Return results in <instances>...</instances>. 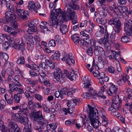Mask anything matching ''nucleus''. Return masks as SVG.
Returning <instances> with one entry per match:
<instances>
[{"label":"nucleus","instance_id":"nucleus-1","mask_svg":"<svg viewBox=\"0 0 132 132\" xmlns=\"http://www.w3.org/2000/svg\"><path fill=\"white\" fill-rule=\"evenodd\" d=\"M53 74L55 78L58 81L61 83L64 82L65 76L67 77L70 80L76 79V75L73 70L72 71L68 72L67 70H64V74L62 72L61 70L59 68L56 67L54 70Z\"/></svg>","mask_w":132,"mask_h":132},{"label":"nucleus","instance_id":"nucleus-2","mask_svg":"<svg viewBox=\"0 0 132 132\" xmlns=\"http://www.w3.org/2000/svg\"><path fill=\"white\" fill-rule=\"evenodd\" d=\"M89 109V118L91 122V124L95 128H97L101 125V123L98 119V113L97 109L96 108H93L89 105H88Z\"/></svg>","mask_w":132,"mask_h":132},{"label":"nucleus","instance_id":"nucleus-3","mask_svg":"<svg viewBox=\"0 0 132 132\" xmlns=\"http://www.w3.org/2000/svg\"><path fill=\"white\" fill-rule=\"evenodd\" d=\"M9 42L12 46L16 49L20 50L22 53L24 52L25 50V44L22 39H21V41L18 38L14 40V39L11 37L10 38Z\"/></svg>","mask_w":132,"mask_h":132},{"label":"nucleus","instance_id":"nucleus-4","mask_svg":"<svg viewBox=\"0 0 132 132\" xmlns=\"http://www.w3.org/2000/svg\"><path fill=\"white\" fill-rule=\"evenodd\" d=\"M5 19L7 22H10L11 23L12 28L13 29H16L18 28L17 22L15 21L16 18L15 15L12 13L11 11L7 12L5 13Z\"/></svg>","mask_w":132,"mask_h":132},{"label":"nucleus","instance_id":"nucleus-5","mask_svg":"<svg viewBox=\"0 0 132 132\" xmlns=\"http://www.w3.org/2000/svg\"><path fill=\"white\" fill-rule=\"evenodd\" d=\"M121 100L119 99L118 96L115 98H113L112 100L111 106L109 108L108 110L112 112H115L116 110H118L121 106Z\"/></svg>","mask_w":132,"mask_h":132},{"label":"nucleus","instance_id":"nucleus-6","mask_svg":"<svg viewBox=\"0 0 132 132\" xmlns=\"http://www.w3.org/2000/svg\"><path fill=\"white\" fill-rule=\"evenodd\" d=\"M69 5L68 4H65V6L64 8V12H66V13L65 14L62 13L61 15L62 16L61 19H63V20L65 21H68V20H70L71 19V15L72 12V11L71 10H70L68 9V7L69 6Z\"/></svg>","mask_w":132,"mask_h":132},{"label":"nucleus","instance_id":"nucleus-7","mask_svg":"<svg viewBox=\"0 0 132 132\" xmlns=\"http://www.w3.org/2000/svg\"><path fill=\"white\" fill-rule=\"evenodd\" d=\"M18 76H14V79L12 81L13 84H9V90L13 89L16 87H20L22 86L21 83L20 82L18 78Z\"/></svg>","mask_w":132,"mask_h":132},{"label":"nucleus","instance_id":"nucleus-8","mask_svg":"<svg viewBox=\"0 0 132 132\" xmlns=\"http://www.w3.org/2000/svg\"><path fill=\"white\" fill-rule=\"evenodd\" d=\"M88 88V90L89 93H90L92 97V98L95 99H96V97H100L101 98L103 99H105L106 98V97L104 95H99L97 93L96 91H95V90L92 87L87 88Z\"/></svg>","mask_w":132,"mask_h":132},{"label":"nucleus","instance_id":"nucleus-9","mask_svg":"<svg viewBox=\"0 0 132 132\" xmlns=\"http://www.w3.org/2000/svg\"><path fill=\"white\" fill-rule=\"evenodd\" d=\"M54 16H52V17L50 18L49 21H48L47 23L48 24H49L51 26L56 28L59 25L57 17H56L55 15H54Z\"/></svg>","mask_w":132,"mask_h":132},{"label":"nucleus","instance_id":"nucleus-10","mask_svg":"<svg viewBox=\"0 0 132 132\" xmlns=\"http://www.w3.org/2000/svg\"><path fill=\"white\" fill-rule=\"evenodd\" d=\"M42 114V112L40 111H34L31 113V117L33 119L34 121H37L40 117L43 116Z\"/></svg>","mask_w":132,"mask_h":132},{"label":"nucleus","instance_id":"nucleus-11","mask_svg":"<svg viewBox=\"0 0 132 132\" xmlns=\"http://www.w3.org/2000/svg\"><path fill=\"white\" fill-rule=\"evenodd\" d=\"M99 42L101 43L104 44L105 48L108 50V51L110 50L111 44L110 42L108 41L107 39L102 38L100 39Z\"/></svg>","mask_w":132,"mask_h":132},{"label":"nucleus","instance_id":"nucleus-12","mask_svg":"<svg viewBox=\"0 0 132 132\" xmlns=\"http://www.w3.org/2000/svg\"><path fill=\"white\" fill-rule=\"evenodd\" d=\"M124 31L126 32L129 28L132 27V21L130 19H126L124 23Z\"/></svg>","mask_w":132,"mask_h":132},{"label":"nucleus","instance_id":"nucleus-13","mask_svg":"<svg viewBox=\"0 0 132 132\" xmlns=\"http://www.w3.org/2000/svg\"><path fill=\"white\" fill-rule=\"evenodd\" d=\"M4 97L7 104L11 105L13 104L14 98L13 95H12L10 96L7 94L5 93L4 95Z\"/></svg>","mask_w":132,"mask_h":132},{"label":"nucleus","instance_id":"nucleus-14","mask_svg":"<svg viewBox=\"0 0 132 132\" xmlns=\"http://www.w3.org/2000/svg\"><path fill=\"white\" fill-rule=\"evenodd\" d=\"M82 83L84 85V87L85 88L89 87L91 85L90 79L87 76L85 77L82 81Z\"/></svg>","mask_w":132,"mask_h":132},{"label":"nucleus","instance_id":"nucleus-15","mask_svg":"<svg viewBox=\"0 0 132 132\" xmlns=\"http://www.w3.org/2000/svg\"><path fill=\"white\" fill-rule=\"evenodd\" d=\"M120 22L119 19L117 17H113L110 19L108 22V24L111 25H115Z\"/></svg>","mask_w":132,"mask_h":132},{"label":"nucleus","instance_id":"nucleus-16","mask_svg":"<svg viewBox=\"0 0 132 132\" xmlns=\"http://www.w3.org/2000/svg\"><path fill=\"white\" fill-rule=\"evenodd\" d=\"M23 90V88H20L18 87H14L12 89H11L9 90V92H15L17 93L16 94L20 95V94H22L24 93Z\"/></svg>","mask_w":132,"mask_h":132},{"label":"nucleus","instance_id":"nucleus-17","mask_svg":"<svg viewBox=\"0 0 132 132\" xmlns=\"http://www.w3.org/2000/svg\"><path fill=\"white\" fill-rule=\"evenodd\" d=\"M28 105L27 104H24L23 105H20V111L19 112L20 114H23L24 115H26V112L27 110Z\"/></svg>","mask_w":132,"mask_h":132},{"label":"nucleus","instance_id":"nucleus-18","mask_svg":"<svg viewBox=\"0 0 132 132\" xmlns=\"http://www.w3.org/2000/svg\"><path fill=\"white\" fill-rule=\"evenodd\" d=\"M28 117L26 116H20L19 120L18 122H19L21 124L24 125H26V124H28Z\"/></svg>","mask_w":132,"mask_h":132},{"label":"nucleus","instance_id":"nucleus-19","mask_svg":"<svg viewBox=\"0 0 132 132\" xmlns=\"http://www.w3.org/2000/svg\"><path fill=\"white\" fill-rule=\"evenodd\" d=\"M118 88L116 87L115 85L112 84L109 89L106 90V92L109 95H111L113 93H115L117 90Z\"/></svg>","mask_w":132,"mask_h":132},{"label":"nucleus","instance_id":"nucleus-20","mask_svg":"<svg viewBox=\"0 0 132 132\" xmlns=\"http://www.w3.org/2000/svg\"><path fill=\"white\" fill-rule=\"evenodd\" d=\"M72 56V53H70L69 54L68 59L65 61V62L69 65H70L71 64H73L75 63L74 58Z\"/></svg>","mask_w":132,"mask_h":132},{"label":"nucleus","instance_id":"nucleus-21","mask_svg":"<svg viewBox=\"0 0 132 132\" xmlns=\"http://www.w3.org/2000/svg\"><path fill=\"white\" fill-rule=\"evenodd\" d=\"M75 3H73L72 2H65V4L67 3L70 5H69L70 7H68V9L70 10H71L72 11H74L73 10H78L79 9V7L78 5L77 4Z\"/></svg>","mask_w":132,"mask_h":132},{"label":"nucleus","instance_id":"nucleus-22","mask_svg":"<svg viewBox=\"0 0 132 132\" xmlns=\"http://www.w3.org/2000/svg\"><path fill=\"white\" fill-rule=\"evenodd\" d=\"M94 49V52L96 56L99 55L101 52L103 51V48L100 46H95Z\"/></svg>","mask_w":132,"mask_h":132},{"label":"nucleus","instance_id":"nucleus-23","mask_svg":"<svg viewBox=\"0 0 132 132\" xmlns=\"http://www.w3.org/2000/svg\"><path fill=\"white\" fill-rule=\"evenodd\" d=\"M37 122H38V123L44 127L46 126V123L47 122V120L43 118V116L40 117Z\"/></svg>","mask_w":132,"mask_h":132},{"label":"nucleus","instance_id":"nucleus-24","mask_svg":"<svg viewBox=\"0 0 132 132\" xmlns=\"http://www.w3.org/2000/svg\"><path fill=\"white\" fill-rule=\"evenodd\" d=\"M60 31L62 34H65L68 30L67 25L62 23L60 25Z\"/></svg>","mask_w":132,"mask_h":132},{"label":"nucleus","instance_id":"nucleus-25","mask_svg":"<svg viewBox=\"0 0 132 132\" xmlns=\"http://www.w3.org/2000/svg\"><path fill=\"white\" fill-rule=\"evenodd\" d=\"M28 9L30 10H33L36 12H37L35 8V5L34 2L32 1H29L28 3Z\"/></svg>","mask_w":132,"mask_h":132},{"label":"nucleus","instance_id":"nucleus-26","mask_svg":"<svg viewBox=\"0 0 132 132\" xmlns=\"http://www.w3.org/2000/svg\"><path fill=\"white\" fill-rule=\"evenodd\" d=\"M113 29L115 32L119 33L121 29V22L114 25Z\"/></svg>","mask_w":132,"mask_h":132},{"label":"nucleus","instance_id":"nucleus-27","mask_svg":"<svg viewBox=\"0 0 132 132\" xmlns=\"http://www.w3.org/2000/svg\"><path fill=\"white\" fill-rule=\"evenodd\" d=\"M10 121L9 122L8 126L10 130L12 131L18 125L15 122L10 120Z\"/></svg>","mask_w":132,"mask_h":132},{"label":"nucleus","instance_id":"nucleus-28","mask_svg":"<svg viewBox=\"0 0 132 132\" xmlns=\"http://www.w3.org/2000/svg\"><path fill=\"white\" fill-rule=\"evenodd\" d=\"M89 39L88 38H85L80 40V44L83 46L85 47L89 45L90 43L89 42Z\"/></svg>","mask_w":132,"mask_h":132},{"label":"nucleus","instance_id":"nucleus-29","mask_svg":"<svg viewBox=\"0 0 132 132\" xmlns=\"http://www.w3.org/2000/svg\"><path fill=\"white\" fill-rule=\"evenodd\" d=\"M119 6H118L114 8L113 9H111L110 10L113 13H114V15H117L118 17H119L120 18H121V17L119 16L120 14H119Z\"/></svg>","mask_w":132,"mask_h":132},{"label":"nucleus","instance_id":"nucleus-30","mask_svg":"<svg viewBox=\"0 0 132 132\" xmlns=\"http://www.w3.org/2000/svg\"><path fill=\"white\" fill-rule=\"evenodd\" d=\"M71 15V19L70 20H71L72 24H75L77 23V18L75 15V13L74 11H73Z\"/></svg>","mask_w":132,"mask_h":132},{"label":"nucleus","instance_id":"nucleus-31","mask_svg":"<svg viewBox=\"0 0 132 132\" xmlns=\"http://www.w3.org/2000/svg\"><path fill=\"white\" fill-rule=\"evenodd\" d=\"M71 38L72 40L73 41L76 45H77L79 44V42L80 41L81 39L80 38L79 36H77L76 35H73L71 36Z\"/></svg>","mask_w":132,"mask_h":132},{"label":"nucleus","instance_id":"nucleus-32","mask_svg":"<svg viewBox=\"0 0 132 132\" xmlns=\"http://www.w3.org/2000/svg\"><path fill=\"white\" fill-rule=\"evenodd\" d=\"M95 21L99 24L102 25H104L106 22V21L105 18H97L95 19Z\"/></svg>","mask_w":132,"mask_h":132},{"label":"nucleus","instance_id":"nucleus-33","mask_svg":"<svg viewBox=\"0 0 132 132\" xmlns=\"http://www.w3.org/2000/svg\"><path fill=\"white\" fill-rule=\"evenodd\" d=\"M60 56V53L58 51H57L52 56L51 58L54 60L58 61L59 59Z\"/></svg>","mask_w":132,"mask_h":132},{"label":"nucleus","instance_id":"nucleus-34","mask_svg":"<svg viewBox=\"0 0 132 132\" xmlns=\"http://www.w3.org/2000/svg\"><path fill=\"white\" fill-rule=\"evenodd\" d=\"M102 118V125L105 127H107L108 125V120L106 118L105 116L104 115H102L101 117Z\"/></svg>","mask_w":132,"mask_h":132},{"label":"nucleus","instance_id":"nucleus-35","mask_svg":"<svg viewBox=\"0 0 132 132\" xmlns=\"http://www.w3.org/2000/svg\"><path fill=\"white\" fill-rule=\"evenodd\" d=\"M3 57L4 60H7L9 58L8 55L6 53L3 52H0V61L3 60Z\"/></svg>","mask_w":132,"mask_h":132},{"label":"nucleus","instance_id":"nucleus-36","mask_svg":"<svg viewBox=\"0 0 132 132\" xmlns=\"http://www.w3.org/2000/svg\"><path fill=\"white\" fill-rule=\"evenodd\" d=\"M38 23V22L37 19H35L29 22L28 24V26L29 27H33L35 28H37V25Z\"/></svg>","mask_w":132,"mask_h":132},{"label":"nucleus","instance_id":"nucleus-37","mask_svg":"<svg viewBox=\"0 0 132 132\" xmlns=\"http://www.w3.org/2000/svg\"><path fill=\"white\" fill-rule=\"evenodd\" d=\"M45 62L46 63H48L47 64L48 65L51 69H53L55 66V63L54 62H52L51 61L47 60H45Z\"/></svg>","mask_w":132,"mask_h":132},{"label":"nucleus","instance_id":"nucleus-38","mask_svg":"<svg viewBox=\"0 0 132 132\" xmlns=\"http://www.w3.org/2000/svg\"><path fill=\"white\" fill-rule=\"evenodd\" d=\"M53 10H55V12H53L51 14L52 16H53V17L55 16L54 15H55L56 16V17H57L59 14H61V13H62V11H61V9L60 8L56 9H53Z\"/></svg>","mask_w":132,"mask_h":132},{"label":"nucleus","instance_id":"nucleus-39","mask_svg":"<svg viewBox=\"0 0 132 132\" xmlns=\"http://www.w3.org/2000/svg\"><path fill=\"white\" fill-rule=\"evenodd\" d=\"M16 63L18 64H25V59L23 56H20L17 60Z\"/></svg>","mask_w":132,"mask_h":132},{"label":"nucleus","instance_id":"nucleus-40","mask_svg":"<svg viewBox=\"0 0 132 132\" xmlns=\"http://www.w3.org/2000/svg\"><path fill=\"white\" fill-rule=\"evenodd\" d=\"M119 14L121 16L122 14L124 13H126L128 10L127 7L126 6L119 7Z\"/></svg>","mask_w":132,"mask_h":132},{"label":"nucleus","instance_id":"nucleus-41","mask_svg":"<svg viewBox=\"0 0 132 132\" xmlns=\"http://www.w3.org/2000/svg\"><path fill=\"white\" fill-rule=\"evenodd\" d=\"M7 36L6 34H0V43L3 44L6 41Z\"/></svg>","mask_w":132,"mask_h":132},{"label":"nucleus","instance_id":"nucleus-42","mask_svg":"<svg viewBox=\"0 0 132 132\" xmlns=\"http://www.w3.org/2000/svg\"><path fill=\"white\" fill-rule=\"evenodd\" d=\"M21 97L22 96L21 95L18 94H14L13 96L15 102L17 103H19L20 102V101Z\"/></svg>","mask_w":132,"mask_h":132},{"label":"nucleus","instance_id":"nucleus-43","mask_svg":"<svg viewBox=\"0 0 132 132\" xmlns=\"http://www.w3.org/2000/svg\"><path fill=\"white\" fill-rule=\"evenodd\" d=\"M6 4L7 9L8 10L12 11H14V7L13 4L9 2H7L6 3Z\"/></svg>","mask_w":132,"mask_h":132},{"label":"nucleus","instance_id":"nucleus-44","mask_svg":"<svg viewBox=\"0 0 132 132\" xmlns=\"http://www.w3.org/2000/svg\"><path fill=\"white\" fill-rule=\"evenodd\" d=\"M6 103V102L4 100H0V110L2 111H3L5 108Z\"/></svg>","mask_w":132,"mask_h":132},{"label":"nucleus","instance_id":"nucleus-45","mask_svg":"<svg viewBox=\"0 0 132 132\" xmlns=\"http://www.w3.org/2000/svg\"><path fill=\"white\" fill-rule=\"evenodd\" d=\"M126 33L124 34V36H122L121 38V41L122 42L127 43L129 42L130 41V39L127 36Z\"/></svg>","mask_w":132,"mask_h":132},{"label":"nucleus","instance_id":"nucleus-46","mask_svg":"<svg viewBox=\"0 0 132 132\" xmlns=\"http://www.w3.org/2000/svg\"><path fill=\"white\" fill-rule=\"evenodd\" d=\"M23 132H32V130L31 128V127L29 126L28 124H26L23 129Z\"/></svg>","mask_w":132,"mask_h":132},{"label":"nucleus","instance_id":"nucleus-47","mask_svg":"<svg viewBox=\"0 0 132 132\" xmlns=\"http://www.w3.org/2000/svg\"><path fill=\"white\" fill-rule=\"evenodd\" d=\"M37 31V28L29 27L27 30V32L30 35L32 34L33 32H36Z\"/></svg>","mask_w":132,"mask_h":132},{"label":"nucleus","instance_id":"nucleus-48","mask_svg":"<svg viewBox=\"0 0 132 132\" xmlns=\"http://www.w3.org/2000/svg\"><path fill=\"white\" fill-rule=\"evenodd\" d=\"M109 77L108 76H105L103 78L100 79L99 82L101 85H103L104 82H106L109 80Z\"/></svg>","mask_w":132,"mask_h":132},{"label":"nucleus","instance_id":"nucleus-49","mask_svg":"<svg viewBox=\"0 0 132 132\" xmlns=\"http://www.w3.org/2000/svg\"><path fill=\"white\" fill-rule=\"evenodd\" d=\"M81 96L83 98L89 99L92 98V97L91 94L89 93H84Z\"/></svg>","mask_w":132,"mask_h":132},{"label":"nucleus","instance_id":"nucleus-50","mask_svg":"<svg viewBox=\"0 0 132 132\" xmlns=\"http://www.w3.org/2000/svg\"><path fill=\"white\" fill-rule=\"evenodd\" d=\"M20 115L18 113L12 115L11 118L12 120H14L16 121H18L19 120Z\"/></svg>","mask_w":132,"mask_h":132},{"label":"nucleus","instance_id":"nucleus-51","mask_svg":"<svg viewBox=\"0 0 132 132\" xmlns=\"http://www.w3.org/2000/svg\"><path fill=\"white\" fill-rule=\"evenodd\" d=\"M111 52H112V54H113V56L114 57L115 59L116 60L118 61V59H117V57H118V56H120V52H117L116 51H111Z\"/></svg>","mask_w":132,"mask_h":132},{"label":"nucleus","instance_id":"nucleus-52","mask_svg":"<svg viewBox=\"0 0 132 132\" xmlns=\"http://www.w3.org/2000/svg\"><path fill=\"white\" fill-rule=\"evenodd\" d=\"M75 92L76 89H72L67 92V95L68 96L72 97L73 96V93H75Z\"/></svg>","mask_w":132,"mask_h":132},{"label":"nucleus","instance_id":"nucleus-53","mask_svg":"<svg viewBox=\"0 0 132 132\" xmlns=\"http://www.w3.org/2000/svg\"><path fill=\"white\" fill-rule=\"evenodd\" d=\"M75 120H68L66 121L65 123L68 126L69 125L74 124L76 123Z\"/></svg>","mask_w":132,"mask_h":132},{"label":"nucleus","instance_id":"nucleus-54","mask_svg":"<svg viewBox=\"0 0 132 132\" xmlns=\"http://www.w3.org/2000/svg\"><path fill=\"white\" fill-rule=\"evenodd\" d=\"M131 91H132L131 88H129L127 89V92L128 93V96L127 97V98L126 99V100H127V101L128 100L129 102V101L128 100V99H129V101H130V100L132 98V96L130 95V93H131Z\"/></svg>","mask_w":132,"mask_h":132},{"label":"nucleus","instance_id":"nucleus-55","mask_svg":"<svg viewBox=\"0 0 132 132\" xmlns=\"http://www.w3.org/2000/svg\"><path fill=\"white\" fill-rule=\"evenodd\" d=\"M44 127L38 123L36 124L34 127V129L37 131L41 130L43 129H44Z\"/></svg>","mask_w":132,"mask_h":132},{"label":"nucleus","instance_id":"nucleus-56","mask_svg":"<svg viewBox=\"0 0 132 132\" xmlns=\"http://www.w3.org/2000/svg\"><path fill=\"white\" fill-rule=\"evenodd\" d=\"M99 14L100 16L103 18L106 17L107 15L106 11H100Z\"/></svg>","mask_w":132,"mask_h":132},{"label":"nucleus","instance_id":"nucleus-57","mask_svg":"<svg viewBox=\"0 0 132 132\" xmlns=\"http://www.w3.org/2000/svg\"><path fill=\"white\" fill-rule=\"evenodd\" d=\"M63 58L61 59V60L63 61H66L69 58V54H67L65 52H63L62 53Z\"/></svg>","mask_w":132,"mask_h":132},{"label":"nucleus","instance_id":"nucleus-58","mask_svg":"<svg viewBox=\"0 0 132 132\" xmlns=\"http://www.w3.org/2000/svg\"><path fill=\"white\" fill-rule=\"evenodd\" d=\"M86 53L89 55L92 56L94 53L93 50L91 47H89L86 51Z\"/></svg>","mask_w":132,"mask_h":132},{"label":"nucleus","instance_id":"nucleus-59","mask_svg":"<svg viewBox=\"0 0 132 132\" xmlns=\"http://www.w3.org/2000/svg\"><path fill=\"white\" fill-rule=\"evenodd\" d=\"M55 41L57 42L59 44H61L63 42L62 40L60 39V38L59 35H56L55 36Z\"/></svg>","mask_w":132,"mask_h":132},{"label":"nucleus","instance_id":"nucleus-60","mask_svg":"<svg viewBox=\"0 0 132 132\" xmlns=\"http://www.w3.org/2000/svg\"><path fill=\"white\" fill-rule=\"evenodd\" d=\"M56 43L55 40L54 39H51L48 42V45L49 46L54 47L55 46Z\"/></svg>","mask_w":132,"mask_h":132},{"label":"nucleus","instance_id":"nucleus-61","mask_svg":"<svg viewBox=\"0 0 132 132\" xmlns=\"http://www.w3.org/2000/svg\"><path fill=\"white\" fill-rule=\"evenodd\" d=\"M33 96L39 101H42L43 98L42 96L41 95L38 94H34L33 95Z\"/></svg>","mask_w":132,"mask_h":132},{"label":"nucleus","instance_id":"nucleus-62","mask_svg":"<svg viewBox=\"0 0 132 132\" xmlns=\"http://www.w3.org/2000/svg\"><path fill=\"white\" fill-rule=\"evenodd\" d=\"M29 13L28 12H25V11L24 10V11L22 13L21 18L24 19H26L27 18V16L29 15Z\"/></svg>","mask_w":132,"mask_h":132},{"label":"nucleus","instance_id":"nucleus-63","mask_svg":"<svg viewBox=\"0 0 132 132\" xmlns=\"http://www.w3.org/2000/svg\"><path fill=\"white\" fill-rule=\"evenodd\" d=\"M76 104L73 102H72V100H68L67 102V105L68 106H71V107H75Z\"/></svg>","mask_w":132,"mask_h":132},{"label":"nucleus","instance_id":"nucleus-64","mask_svg":"<svg viewBox=\"0 0 132 132\" xmlns=\"http://www.w3.org/2000/svg\"><path fill=\"white\" fill-rule=\"evenodd\" d=\"M23 11L24 10H21L16 8V13L21 17V15H22V13H23Z\"/></svg>","mask_w":132,"mask_h":132}]
</instances>
